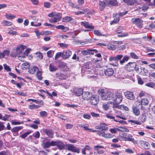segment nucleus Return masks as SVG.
Returning <instances> with one entry per match:
<instances>
[{
	"instance_id": "1",
	"label": "nucleus",
	"mask_w": 155,
	"mask_h": 155,
	"mask_svg": "<svg viewBox=\"0 0 155 155\" xmlns=\"http://www.w3.org/2000/svg\"><path fill=\"white\" fill-rule=\"evenodd\" d=\"M123 56L122 55H118L116 57H110L109 60L111 64L114 66H117L118 65V62L119 61L120 64L123 65L125 62H127L129 58L128 56H125L123 57L122 60H121Z\"/></svg>"
},
{
	"instance_id": "2",
	"label": "nucleus",
	"mask_w": 155,
	"mask_h": 155,
	"mask_svg": "<svg viewBox=\"0 0 155 155\" xmlns=\"http://www.w3.org/2000/svg\"><path fill=\"white\" fill-rule=\"evenodd\" d=\"M110 100H112L114 103L113 108H116V105H119L122 101L123 97L121 93L115 92L112 93L111 97Z\"/></svg>"
},
{
	"instance_id": "3",
	"label": "nucleus",
	"mask_w": 155,
	"mask_h": 155,
	"mask_svg": "<svg viewBox=\"0 0 155 155\" xmlns=\"http://www.w3.org/2000/svg\"><path fill=\"white\" fill-rule=\"evenodd\" d=\"M101 95V99L103 100H110L112 93L107 89H100L97 91Z\"/></svg>"
},
{
	"instance_id": "4",
	"label": "nucleus",
	"mask_w": 155,
	"mask_h": 155,
	"mask_svg": "<svg viewBox=\"0 0 155 155\" xmlns=\"http://www.w3.org/2000/svg\"><path fill=\"white\" fill-rule=\"evenodd\" d=\"M124 68L129 72H131L134 70H135L136 72L139 71L138 65L134 62L128 63L125 65Z\"/></svg>"
},
{
	"instance_id": "5",
	"label": "nucleus",
	"mask_w": 155,
	"mask_h": 155,
	"mask_svg": "<svg viewBox=\"0 0 155 155\" xmlns=\"http://www.w3.org/2000/svg\"><path fill=\"white\" fill-rule=\"evenodd\" d=\"M89 100L90 102L92 105H96L99 102V97L97 95H92Z\"/></svg>"
},
{
	"instance_id": "6",
	"label": "nucleus",
	"mask_w": 155,
	"mask_h": 155,
	"mask_svg": "<svg viewBox=\"0 0 155 155\" xmlns=\"http://www.w3.org/2000/svg\"><path fill=\"white\" fill-rule=\"evenodd\" d=\"M61 17V14L57 13L53 18H52L49 19V21L51 23H56L60 21Z\"/></svg>"
},
{
	"instance_id": "7",
	"label": "nucleus",
	"mask_w": 155,
	"mask_h": 155,
	"mask_svg": "<svg viewBox=\"0 0 155 155\" xmlns=\"http://www.w3.org/2000/svg\"><path fill=\"white\" fill-rule=\"evenodd\" d=\"M66 147L69 150L78 153H80V149L78 148H77L72 144H66Z\"/></svg>"
},
{
	"instance_id": "8",
	"label": "nucleus",
	"mask_w": 155,
	"mask_h": 155,
	"mask_svg": "<svg viewBox=\"0 0 155 155\" xmlns=\"http://www.w3.org/2000/svg\"><path fill=\"white\" fill-rule=\"evenodd\" d=\"M132 22L135 24L138 28H141L143 26V21L140 18H132Z\"/></svg>"
},
{
	"instance_id": "9",
	"label": "nucleus",
	"mask_w": 155,
	"mask_h": 155,
	"mask_svg": "<svg viewBox=\"0 0 155 155\" xmlns=\"http://www.w3.org/2000/svg\"><path fill=\"white\" fill-rule=\"evenodd\" d=\"M125 97L130 100H134L135 99V96L133 92L130 91H126L124 92Z\"/></svg>"
},
{
	"instance_id": "10",
	"label": "nucleus",
	"mask_w": 155,
	"mask_h": 155,
	"mask_svg": "<svg viewBox=\"0 0 155 155\" xmlns=\"http://www.w3.org/2000/svg\"><path fill=\"white\" fill-rule=\"evenodd\" d=\"M82 95L83 99L86 100H89L92 95L91 93L87 91L82 93Z\"/></svg>"
},
{
	"instance_id": "11",
	"label": "nucleus",
	"mask_w": 155,
	"mask_h": 155,
	"mask_svg": "<svg viewBox=\"0 0 155 155\" xmlns=\"http://www.w3.org/2000/svg\"><path fill=\"white\" fill-rule=\"evenodd\" d=\"M106 4L108 6H117L118 3L116 0H110L106 1Z\"/></svg>"
},
{
	"instance_id": "12",
	"label": "nucleus",
	"mask_w": 155,
	"mask_h": 155,
	"mask_svg": "<svg viewBox=\"0 0 155 155\" xmlns=\"http://www.w3.org/2000/svg\"><path fill=\"white\" fill-rule=\"evenodd\" d=\"M43 132L47 135L50 138H52L54 135L53 131L49 129H44L43 130Z\"/></svg>"
},
{
	"instance_id": "13",
	"label": "nucleus",
	"mask_w": 155,
	"mask_h": 155,
	"mask_svg": "<svg viewBox=\"0 0 155 155\" xmlns=\"http://www.w3.org/2000/svg\"><path fill=\"white\" fill-rule=\"evenodd\" d=\"M139 143L141 146L145 149H150V146L148 142L143 140H140Z\"/></svg>"
},
{
	"instance_id": "14",
	"label": "nucleus",
	"mask_w": 155,
	"mask_h": 155,
	"mask_svg": "<svg viewBox=\"0 0 155 155\" xmlns=\"http://www.w3.org/2000/svg\"><path fill=\"white\" fill-rule=\"evenodd\" d=\"M75 94L77 96H79L82 94L83 89L81 88H75L73 90Z\"/></svg>"
},
{
	"instance_id": "15",
	"label": "nucleus",
	"mask_w": 155,
	"mask_h": 155,
	"mask_svg": "<svg viewBox=\"0 0 155 155\" xmlns=\"http://www.w3.org/2000/svg\"><path fill=\"white\" fill-rule=\"evenodd\" d=\"M63 58L66 59L69 58L72 54V52L70 50H67L63 53Z\"/></svg>"
},
{
	"instance_id": "16",
	"label": "nucleus",
	"mask_w": 155,
	"mask_h": 155,
	"mask_svg": "<svg viewBox=\"0 0 155 155\" xmlns=\"http://www.w3.org/2000/svg\"><path fill=\"white\" fill-rule=\"evenodd\" d=\"M114 73L113 69L112 68H108L105 70L104 73L107 76H112Z\"/></svg>"
},
{
	"instance_id": "17",
	"label": "nucleus",
	"mask_w": 155,
	"mask_h": 155,
	"mask_svg": "<svg viewBox=\"0 0 155 155\" xmlns=\"http://www.w3.org/2000/svg\"><path fill=\"white\" fill-rule=\"evenodd\" d=\"M81 24L86 28L94 29V26L90 25L88 22L86 21L81 22Z\"/></svg>"
},
{
	"instance_id": "18",
	"label": "nucleus",
	"mask_w": 155,
	"mask_h": 155,
	"mask_svg": "<svg viewBox=\"0 0 155 155\" xmlns=\"http://www.w3.org/2000/svg\"><path fill=\"white\" fill-rule=\"evenodd\" d=\"M89 51H94L95 53L98 52V51L96 49H87L82 51L81 53L84 55H86L88 54Z\"/></svg>"
},
{
	"instance_id": "19",
	"label": "nucleus",
	"mask_w": 155,
	"mask_h": 155,
	"mask_svg": "<svg viewBox=\"0 0 155 155\" xmlns=\"http://www.w3.org/2000/svg\"><path fill=\"white\" fill-rule=\"evenodd\" d=\"M148 72V70L144 67H141L140 68V74L143 76H145Z\"/></svg>"
},
{
	"instance_id": "20",
	"label": "nucleus",
	"mask_w": 155,
	"mask_h": 155,
	"mask_svg": "<svg viewBox=\"0 0 155 155\" xmlns=\"http://www.w3.org/2000/svg\"><path fill=\"white\" fill-rule=\"evenodd\" d=\"M99 5L101 10H103L105 6H108L106 4V1L105 2L100 1L99 3Z\"/></svg>"
},
{
	"instance_id": "21",
	"label": "nucleus",
	"mask_w": 155,
	"mask_h": 155,
	"mask_svg": "<svg viewBox=\"0 0 155 155\" xmlns=\"http://www.w3.org/2000/svg\"><path fill=\"white\" fill-rule=\"evenodd\" d=\"M125 137L127 139H129L130 140H126V141H131L134 144L137 143L136 141L133 138L132 136L131 135L129 134L127 135V136H125Z\"/></svg>"
},
{
	"instance_id": "22",
	"label": "nucleus",
	"mask_w": 155,
	"mask_h": 155,
	"mask_svg": "<svg viewBox=\"0 0 155 155\" xmlns=\"http://www.w3.org/2000/svg\"><path fill=\"white\" fill-rule=\"evenodd\" d=\"M116 108L118 109H120L122 110H125L127 111H128L129 110V109L127 107L124 105H116Z\"/></svg>"
},
{
	"instance_id": "23",
	"label": "nucleus",
	"mask_w": 155,
	"mask_h": 155,
	"mask_svg": "<svg viewBox=\"0 0 155 155\" xmlns=\"http://www.w3.org/2000/svg\"><path fill=\"white\" fill-rule=\"evenodd\" d=\"M54 27L58 29H60L63 31H67L68 30V27H65L63 25H59L58 26H55Z\"/></svg>"
},
{
	"instance_id": "24",
	"label": "nucleus",
	"mask_w": 155,
	"mask_h": 155,
	"mask_svg": "<svg viewBox=\"0 0 155 155\" xmlns=\"http://www.w3.org/2000/svg\"><path fill=\"white\" fill-rule=\"evenodd\" d=\"M49 69L50 71L53 72L56 71L58 69V68L54 66L53 63H51L49 65Z\"/></svg>"
},
{
	"instance_id": "25",
	"label": "nucleus",
	"mask_w": 155,
	"mask_h": 155,
	"mask_svg": "<svg viewBox=\"0 0 155 155\" xmlns=\"http://www.w3.org/2000/svg\"><path fill=\"white\" fill-rule=\"evenodd\" d=\"M133 113L136 116H138L140 114V112L139 109L137 108L136 107L133 106Z\"/></svg>"
},
{
	"instance_id": "26",
	"label": "nucleus",
	"mask_w": 155,
	"mask_h": 155,
	"mask_svg": "<svg viewBox=\"0 0 155 155\" xmlns=\"http://www.w3.org/2000/svg\"><path fill=\"white\" fill-rule=\"evenodd\" d=\"M94 34L97 36H107V35L106 34H103L99 30H95L94 31Z\"/></svg>"
},
{
	"instance_id": "27",
	"label": "nucleus",
	"mask_w": 155,
	"mask_h": 155,
	"mask_svg": "<svg viewBox=\"0 0 155 155\" xmlns=\"http://www.w3.org/2000/svg\"><path fill=\"white\" fill-rule=\"evenodd\" d=\"M56 146L60 150L64 149L65 146L64 144L60 141H57Z\"/></svg>"
},
{
	"instance_id": "28",
	"label": "nucleus",
	"mask_w": 155,
	"mask_h": 155,
	"mask_svg": "<svg viewBox=\"0 0 155 155\" xmlns=\"http://www.w3.org/2000/svg\"><path fill=\"white\" fill-rule=\"evenodd\" d=\"M21 66L23 69L25 70L29 68L30 64L26 62L23 63Z\"/></svg>"
},
{
	"instance_id": "29",
	"label": "nucleus",
	"mask_w": 155,
	"mask_h": 155,
	"mask_svg": "<svg viewBox=\"0 0 155 155\" xmlns=\"http://www.w3.org/2000/svg\"><path fill=\"white\" fill-rule=\"evenodd\" d=\"M2 24L4 26H11L12 25V23L5 20L3 21L2 22Z\"/></svg>"
},
{
	"instance_id": "30",
	"label": "nucleus",
	"mask_w": 155,
	"mask_h": 155,
	"mask_svg": "<svg viewBox=\"0 0 155 155\" xmlns=\"http://www.w3.org/2000/svg\"><path fill=\"white\" fill-rule=\"evenodd\" d=\"M101 128V130L104 131L107 130H108V127H107V125L104 123H101L100 124Z\"/></svg>"
},
{
	"instance_id": "31",
	"label": "nucleus",
	"mask_w": 155,
	"mask_h": 155,
	"mask_svg": "<svg viewBox=\"0 0 155 155\" xmlns=\"http://www.w3.org/2000/svg\"><path fill=\"white\" fill-rule=\"evenodd\" d=\"M72 20V18L69 16H66L64 17L62 19L63 22H69Z\"/></svg>"
},
{
	"instance_id": "32",
	"label": "nucleus",
	"mask_w": 155,
	"mask_h": 155,
	"mask_svg": "<svg viewBox=\"0 0 155 155\" xmlns=\"http://www.w3.org/2000/svg\"><path fill=\"white\" fill-rule=\"evenodd\" d=\"M38 69V68L37 67L35 66L33 68L30 69L28 71V72L30 73L33 74L35 73L36 71Z\"/></svg>"
},
{
	"instance_id": "33",
	"label": "nucleus",
	"mask_w": 155,
	"mask_h": 155,
	"mask_svg": "<svg viewBox=\"0 0 155 155\" xmlns=\"http://www.w3.org/2000/svg\"><path fill=\"white\" fill-rule=\"evenodd\" d=\"M141 104L144 105H147L149 103L148 100L147 98L142 99L141 100Z\"/></svg>"
},
{
	"instance_id": "34",
	"label": "nucleus",
	"mask_w": 155,
	"mask_h": 155,
	"mask_svg": "<svg viewBox=\"0 0 155 155\" xmlns=\"http://www.w3.org/2000/svg\"><path fill=\"white\" fill-rule=\"evenodd\" d=\"M42 146L44 149L48 148L51 147L50 143L49 142H47L46 143H43L42 144Z\"/></svg>"
},
{
	"instance_id": "35",
	"label": "nucleus",
	"mask_w": 155,
	"mask_h": 155,
	"mask_svg": "<svg viewBox=\"0 0 155 155\" xmlns=\"http://www.w3.org/2000/svg\"><path fill=\"white\" fill-rule=\"evenodd\" d=\"M41 117H46L48 116L47 113L45 111H42L39 112Z\"/></svg>"
},
{
	"instance_id": "36",
	"label": "nucleus",
	"mask_w": 155,
	"mask_h": 155,
	"mask_svg": "<svg viewBox=\"0 0 155 155\" xmlns=\"http://www.w3.org/2000/svg\"><path fill=\"white\" fill-rule=\"evenodd\" d=\"M145 85L150 87L153 88L155 87V84L152 82H149L147 83Z\"/></svg>"
},
{
	"instance_id": "37",
	"label": "nucleus",
	"mask_w": 155,
	"mask_h": 155,
	"mask_svg": "<svg viewBox=\"0 0 155 155\" xmlns=\"http://www.w3.org/2000/svg\"><path fill=\"white\" fill-rule=\"evenodd\" d=\"M63 53L61 52L57 53L55 57V60H57L58 58H59L61 56L63 57Z\"/></svg>"
},
{
	"instance_id": "38",
	"label": "nucleus",
	"mask_w": 155,
	"mask_h": 155,
	"mask_svg": "<svg viewBox=\"0 0 155 155\" xmlns=\"http://www.w3.org/2000/svg\"><path fill=\"white\" fill-rule=\"evenodd\" d=\"M137 2L135 0H129L127 5H133L135 4H137Z\"/></svg>"
},
{
	"instance_id": "39",
	"label": "nucleus",
	"mask_w": 155,
	"mask_h": 155,
	"mask_svg": "<svg viewBox=\"0 0 155 155\" xmlns=\"http://www.w3.org/2000/svg\"><path fill=\"white\" fill-rule=\"evenodd\" d=\"M120 129L117 128H111L109 130L110 132L112 133L116 134L117 130L119 131Z\"/></svg>"
},
{
	"instance_id": "40",
	"label": "nucleus",
	"mask_w": 155,
	"mask_h": 155,
	"mask_svg": "<svg viewBox=\"0 0 155 155\" xmlns=\"http://www.w3.org/2000/svg\"><path fill=\"white\" fill-rule=\"evenodd\" d=\"M22 128L23 127L21 126L16 127L13 128L12 129V131L14 132H16L22 129Z\"/></svg>"
},
{
	"instance_id": "41",
	"label": "nucleus",
	"mask_w": 155,
	"mask_h": 155,
	"mask_svg": "<svg viewBox=\"0 0 155 155\" xmlns=\"http://www.w3.org/2000/svg\"><path fill=\"white\" fill-rule=\"evenodd\" d=\"M125 136H127V134L125 133L123 134H122V135L120 136V138L123 140H130L129 139H127L125 137Z\"/></svg>"
},
{
	"instance_id": "42",
	"label": "nucleus",
	"mask_w": 155,
	"mask_h": 155,
	"mask_svg": "<svg viewBox=\"0 0 155 155\" xmlns=\"http://www.w3.org/2000/svg\"><path fill=\"white\" fill-rule=\"evenodd\" d=\"M102 137L106 138H109L112 137V135L110 133L105 134L104 133V134L102 135Z\"/></svg>"
},
{
	"instance_id": "43",
	"label": "nucleus",
	"mask_w": 155,
	"mask_h": 155,
	"mask_svg": "<svg viewBox=\"0 0 155 155\" xmlns=\"http://www.w3.org/2000/svg\"><path fill=\"white\" fill-rule=\"evenodd\" d=\"M120 18H116L114 19L113 21H111L110 22V24L112 25L114 24H115L119 21Z\"/></svg>"
},
{
	"instance_id": "44",
	"label": "nucleus",
	"mask_w": 155,
	"mask_h": 155,
	"mask_svg": "<svg viewBox=\"0 0 155 155\" xmlns=\"http://www.w3.org/2000/svg\"><path fill=\"white\" fill-rule=\"evenodd\" d=\"M130 55L131 58L133 59H137L139 58V57L133 52L130 53Z\"/></svg>"
},
{
	"instance_id": "45",
	"label": "nucleus",
	"mask_w": 155,
	"mask_h": 155,
	"mask_svg": "<svg viewBox=\"0 0 155 155\" xmlns=\"http://www.w3.org/2000/svg\"><path fill=\"white\" fill-rule=\"evenodd\" d=\"M138 83L140 85H143L144 83V81L142 78L140 77L137 78Z\"/></svg>"
},
{
	"instance_id": "46",
	"label": "nucleus",
	"mask_w": 155,
	"mask_h": 155,
	"mask_svg": "<svg viewBox=\"0 0 155 155\" xmlns=\"http://www.w3.org/2000/svg\"><path fill=\"white\" fill-rule=\"evenodd\" d=\"M42 72L40 71H38L37 73V76L38 79L41 80L42 79V77L41 76Z\"/></svg>"
},
{
	"instance_id": "47",
	"label": "nucleus",
	"mask_w": 155,
	"mask_h": 155,
	"mask_svg": "<svg viewBox=\"0 0 155 155\" xmlns=\"http://www.w3.org/2000/svg\"><path fill=\"white\" fill-rule=\"evenodd\" d=\"M35 32L38 38H39L41 35H44V33L40 32L38 30H35Z\"/></svg>"
},
{
	"instance_id": "48",
	"label": "nucleus",
	"mask_w": 155,
	"mask_h": 155,
	"mask_svg": "<svg viewBox=\"0 0 155 155\" xmlns=\"http://www.w3.org/2000/svg\"><path fill=\"white\" fill-rule=\"evenodd\" d=\"M30 133L31 132H29L25 133H24L23 134L20 136V137L22 138H25L28 135H29Z\"/></svg>"
},
{
	"instance_id": "49",
	"label": "nucleus",
	"mask_w": 155,
	"mask_h": 155,
	"mask_svg": "<svg viewBox=\"0 0 155 155\" xmlns=\"http://www.w3.org/2000/svg\"><path fill=\"white\" fill-rule=\"evenodd\" d=\"M4 69L7 71H11V69L6 64H3Z\"/></svg>"
},
{
	"instance_id": "50",
	"label": "nucleus",
	"mask_w": 155,
	"mask_h": 155,
	"mask_svg": "<svg viewBox=\"0 0 155 155\" xmlns=\"http://www.w3.org/2000/svg\"><path fill=\"white\" fill-rule=\"evenodd\" d=\"M148 8V5H144L143 6L141 7L142 8V11H143L144 12L146 11Z\"/></svg>"
},
{
	"instance_id": "51",
	"label": "nucleus",
	"mask_w": 155,
	"mask_h": 155,
	"mask_svg": "<svg viewBox=\"0 0 155 155\" xmlns=\"http://www.w3.org/2000/svg\"><path fill=\"white\" fill-rule=\"evenodd\" d=\"M109 107L110 106L106 104H104L102 105L103 108L106 110H107L109 108Z\"/></svg>"
},
{
	"instance_id": "52",
	"label": "nucleus",
	"mask_w": 155,
	"mask_h": 155,
	"mask_svg": "<svg viewBox=\"0 0 155 155\" xmlns=\"http://www.w3.org/2000/svg\"><path fill=\"white\" fill-rule=\"evenodd\" d=\"M59 67L61 68H64L67 67L66 64L64 62H62L60 63L59 64Z\"/></svg>"
},
{
	"instance_id": "53",
	"label": "nucleus",
	"mask_w": 155,
	"mask_h": 155,
	"mask_svg": "<svg viewBox=\"0 0 155 155\" xmlns=\"http://www.w3.org/2000/svg\"><path fill=\"white\" fill-rule=\"evenodd\" d=\"M107 48L110 50H114L116 48L114 45H107Z\"/></svg>"
},
{
	"instance_id": "54",
	"label": "nucleus",
	"mask_w": 155,
	"mask_h": 155,
	"mask_svg": "<svg viewBox=\"0 0 155 155\" xmlns=\"http://www.w3.org/2000/svg\"><path fill=\"white\" fill-rule=\"evenodd\" d=\"M130 122L131 123V124L132 125H134V124H140V123L137 120H130Z\"/></svg>"
},
{
	"instance_id": "55",
	"label": "nucleus",
	"mask_w": 155,
	"mask_h": 155,
	"mask_svg": "<svg viewBox=\"0 0 155 155\" xmlns=\"http://www.w3.org/2000/svg\"><path fill=\"white\" fill-rule=\"evenodd\" d=\"M31 49L30 48H28L26 49L24 52L23 54L24 55L27 56L29 53Z\"/></svg>"
},
{
	"instance_id": "56",
	"label": "nucleus",
	"mask_w": 155,
	"mask_h": 155,
	"mask_svg": "<svg viewBox=\"0 0 155 155\" xmlns=\"http://www.w3.org/2000/svg\"><path fill=\"white\" fill-rule=\"evenodd\" d=\"M105 131L102 130H98L97 134H98L100 136H102L104 134Z\"/></svg>"
},
{
	"instance_id": "57",
	"label": "nucleus",
	"mask_w": 155,
	"mask_h": 155,
	"mask_svg": "<svg viewBox=\"0 0 155 155\" xmlns=\"http://www.w3.org/2000/svg\"><path fill=\"white\" fill-rule=\"evenodd\" d=\"M44 6L47 8H49L51 5V4L48 2H45L44 3Z\"/></svg>"
},
{
	"instance_id": "58",
	"label": "nucleus",
	"mask_w": 155,
	"mask_h": 155,
	"mask_svg": "<svg viewBox=\"0 0 155 155\" xmlns=\"http://www.w3.org/2000/svg\"><path fill=\"white\" fill-rule=\"evenodd\" d=\"M106 117L110 119L114 120L115 121H117V120H116L115 119V117L112 116L110 115L109 114H107L106 115Z\"/></svg>"
},
{
	"instance_id": "59",
	"label": "nucleus",
	"mask_w": 155,
	"mask_h": 155,
	"mask_svg": "<svg viewBox=\"0 0 155 155\" xmlns=\"http://www.w3.org/2000/svg\"><path fill=\"white\" fill-rule=\"evenodd\" d=\"M83 117L86 119H89L91 118V116L87 114H84L83 115Z\"/></svg>"
},
{
	"instance_id": "60",
	"label": "nucleus",
	"mask_w": 155,
	"mask_h": 155,
	"mask_svg": "<svg viewBox=\"0 0 155 155\" xmlns=\"http://www.w3.org/2000/svg\"><path fill=\"white\" fill-rule=\"evenodd\" d=\"M47 54L48 57L49 58H51L52 57V51H49L47 52Z\"/></svg>"
},
{
	"instance_id": "61",
	"label": "nucleus",
	"mask_w": 155,
	"mask_h": 155,
	"mask_svg": "<svg viewBox=\"0 0 155 155\" xmlns=\"http://www.w3.org/2000/svg\"><path fill=\"white\" fill-rule=\"evenodd\" d=\"M58 45L61 48H66L68 46V45L67 44L63 43H60L58 44Z\"/></svg>"
},
{
	"instance_id": "62",
	"label": "nucleus",
	"mask_w": 155,
	"mask_h": 155,
	"mask_svg": "<svg viewBox=\"0 0 155 155\" xmlns=\"http://www.w3.org/2000/svg\"><path fill=\"white\" fill-rule=\"evenodd\" d=\"M4 56H8L10 53L9 51L7 50H5L3 52Z\"/></svg>"
},
{
	"instance_id": "63",
	"label": "nucleus",
	"mask_w": 155,
	"mask_h": 155,
	"mask_svg": "<svg viewBox=\"0 0 155 155\" xmlns=\"http://www.w3.org/2000/svg\"><path fill=\"white\" fill-rule=\"evenodd\" d=\"M36 54L38 57L40 58V59H41L43 58V55L40 52H37L36 53Z\"/></svg>"
},
{
	"instance_id": "64",
	"label": "nucleus",
	"mask_w": 155,
	"mask_h": 155,
	"mask_svg": "<svg viewBox=\"0 0 155 155\" xmlns=\"http://www.w3.org/2000/svg\"><path fill=\"white\" fill-rule=\"evenodd\" d=\"M146 93L145 91H141L139 94V96L140 97H141L145 96Z\"/></svg>"
}]
</instances>
